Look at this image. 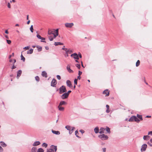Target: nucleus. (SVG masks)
Listing matches in <instances>:
<instances>
[{
	"instance_id": "33",
	"label": "nucleus",
	"mask_w": 152,
	"mask_h": 152,
	"mask_svg": "<svg viewBox=\"0 0 152 152\" xmlns=\"http://www.w3.org/2000/svg\"><path fill=\"white\" fill-rule=\"evenodd\" d=\"M21 59L22 60L23 62H24L25 60V58H24V57H23V56L22 54H21V55L20 56Z\"/></svg>"
},
{
	"instance_id": "36",
	"label": "nucleus",
	"mask_w": 152,
	"mask_h": 152,
	"mask_svg": "<svg viewBox=\"0 0 152 152\" xmlns=\"http://www.w3.org/2000/svg\"><path fill=\"white\" fill-rule=\"evenodd\" d=\"M42 146L43 147H45V148H46L48 146V144L45 143H44L42 144Z\"/></svg>"
},
{
	"instance_id": "57",
	"label": "nucleus",
	"mask_w": 152,
	"mask_h": 152,
	"mask_svg": "<svg viewBox=\"0 0 152 152\" xmlns=\"http://www.w3.org/2000/svg\"><path fill=\"white\" fill-rule=\"evenodd\" d=\"M103 152H105L106 151V148H103Z\"/></svg>"
},
{
	"instance_id": "60",
	"label": "nucleus",
	"mask_w": 152,
	"mask_h": 152,
	"mask_svg": "<svg viewBox=\"0 0 152 152\" xmlns=\"http://www.w3.org/2000/svg\"><path fill=\"white\" fill-rule=\"evenodd\" d=\"M77 78L79 79V80H80L81 78V77H80V75H79L78 77H77Z\"/></svg>"
},
{
	"instance_id": "15",
	"label": "nucleus",
	"mask_w": 152,
	"mask_h": 152,
	"mask_svg": "<svg viewBox=\"0 0 152 152\" xmlns=\"http://www.w3.org/2000/svg\"><path fill=\"white\" fill-rule=\"evenodd\" d=\"M135 116H132L129 119V121L130 122H132L133 121H134L135 120Z\"/></svg>"
},
{
	"instance_id": "30",
	"label": "nucleus",
	"mask_w": 152,
	"mask_h": 152,
	"mask_svg": "<svg viewBox=\"0 0 152 152\" xmlns=\"http://www.w3.org/2000/svg\"><path fill=\"white\" fill-rule=\"evenodd\" d=\"M65 128L68 130L69 131V130H70L73 127H71V126H67L65 127Z\"/></svg>"
},
{
	"instance_id": "38",
	"label": "nucleus",
	"mask_w": 152,
	"mask_h": 152,
	"mask_svg": "<svg viewBox=\"0 0 152 152\" xmlns=\"http://www.w3.org/2000/svg\"><path fill=\"white\" fill-rule=\"evenodd\" d=\"M74 129V128L73 127L70 130H69V133L70 134H71L72 133V132H73Z\"/></svg>"
},
{
	"instance_id": "20",
	"label": "nucleus",
	"mask_w": 152,
	"mask_h": 152,
	"mask_svg": "<svg viewBox=\"0 0 152 152\" xmlns=\"http://www.w3.org/2000/svg\"><path fill=\"white\" fill-rule=\"evenodd\" d=\"M0 143L1 145L3 147H6L7 145L4 142L1 141Z\"/></svg>"
},
{
	"instance_id": "23",
	"label": "nucleus",
	"mask_w": 152,
	"mask_h": 152,
	"mask_svg": "<svg viewBox=\"0 0 152 152\" xmlns=\"http://www.w3.org/2000/svg\"><path fill=\"white\" fill-rule=\"evenodd\" d=\"M99 129L98 127H96L94 129V131L96 133H97L99 132Z\"/></svg>"
},
{
	"instance_id": "11",
	"label": "nucleus",
	"mask_w": 152,
	"mask_h": 152,
	"mask_svg": "<svg viewBox=\"0 0 152 152\" xmlns=\"http://www.w3.org/2000/svg\"><path fill=\"white\" fill-rule=\"evenodd\" d=\"M66 69L70 73L73 72V71L71 70L70 68V66L69 65H68L66 67Z\"/></svg>"
},
{
	"instance_id": "7",
	"label": "nucleus",
	"mask_w": 152,
	"mask_h": 152,
	"mask_svg": "<svg viewBox=\"0 0 152 152\" xmlns=\"http://www.w3.org/2000/svg\"><path fill=\"white\" fill-rule=\"evenodd\" d=\"M147 148V145L145 144H144L142 146V148L141 149V151H145L146 150V149Z\"/></svg>"
},
{
	"instance_id": "29",
	"label": "nucleus",
	"mask_w": 152,
	"mask_h": 152,
	"mask_svg": "<svg viewBox=\"0 0 152 152\" xmlns=\"http://www.w3.org/2000/svg\"><path fill=\"white\" fill-rule=\"evenodd\" d=\"M137 116L138 118H139L140 120L142 121L143 120L142 116V115L139 114H137Z\"/></svg>"
},
{
	"instance_id": "39",
	"label": "nucleus",
	"mask_w": 152,
	"mask_h": 152,
	"mask_svg": "<svg viewBox=\"0 0 152 152\" xmlns=\"http://www.w3.org/2000/svg\"><path fill=\"white\" fill-rule=\"evenodd\" d=\"M30 31H31L32 32H33V25H31L30 28Z\"/></svg>"
},
{
	"instance_id": "37",
	"label": "nucleus",
	"mask_w": 152,
	"mask_h": 152,
	"mask_svg": "<svg viewBox=\"0 0 152 152\" xmlns=\"http://www.w3.org/2000/svg\"><path fill=\"white\" fill-rule=\"evenodd\" d=\"M75 135H76V136L78 137V138H80V137L78 136V132L77 131H76L75 132Z\"/></svg>"
},
{
	"instance_id": "25",
	"label": "nucleus",
	"mask_w": 152,
	"mask_h": 152,
	"mask_svg": "<svg viewBox=\"0 0 152 152\" xmlns=\"http://www.w3.org/2000/svg\"><path fill=\"white\" fill-rule=\"evenodd\" d=\"M33 50L32 49H30L27 51V53L28 54H31L33 52Z\"/></svg>"
},
{
	"instance_id": "5",
	"label": "nucleus",
	"mask_w": 152,
	"mask_h": 152,
	"mask_svg": "<svg viewBox=\"0 0 152 152\" xmlns=\"http://www.w3.org/2000/svg\"><path fill=\"white\" fill-rule=\"evenodd\" d=\"M57 84V81L55 79H53L52 80L51 83V85L53 87H55V86Z\"/></svg>"
},
{
	"instance_id": "45",
	"label": "nucleus",
	"mask_w": 152,
	"mask_h": 152,
	"mask_svg": "<svg viewBox=\"0 0 152 152\" xmlns=\"http://www.w3.org/2000/svg\"><path fill=\"white\" fill-rule=\"evenodd\" d=\"M56 77L59 80H60L61 79V76L60 75H57Z\"/></svg>"
},
{
	"instance_id": "59",
	"label": "nucleus",
	"mask_w": 152,
	"mask_h": 152,
	"mask_svg": "<svg viewBox=\"0 0 152 152\" xmlns=\"http://www.w3.org/2000/svg\"><path fill=\"white\" fill-rule=\"evenodd\" d=\"M5 33L7 34H8V30H5Z\"/></svg>"
},
{
	"instance_id": "40",
	"label": "nucleus",
	"mask_w": 152,
	"mask_h": 152,
	"mask_svg": "<svg viewBox=\"0 0 152 152\" xmlns=\"http://www.w3.org/2000/svg\"><path fill=\"white\" fill-rule=\"evenodd\" d=\"M44 150L42 148H39V152H44Z\"/></svg>"
},
{
	"instance_id": "46",
	"label": "nucleus",
	"mask_w": 152,
	"mask_h": 152,
	"mask_svg": "<svg viewBox=\"0 0 152 152\" xmlns=\"http://www.w3.org/2000/svg\"><path fill=\"white\" fill-rule=\"evenodd\" d=\"M7 7L9 8H11L10 4L9 2L7 4Z\"/></svg>"
},
{
	"instance_id": "51",
	"label": "nucleus",
	"mask_w": 152,
	"mask_h": 152,
	"mask_svg": "<svg viewBox=\"0 0 152 152\" xmlns=\"http://www.w3.org/2000/svg\"><path fill=\"white\" fill-rule=\"evenodd\" d=\"M32 47L33 48H34L35 47H37V48H38V45H37L36 46L35 45H32Z\"/></svg>"
},
{
	"instance_id": "27",
	"label": "nucleus",
	"mask_w": 152,
	"mask_h": 152,
	"mask_svg": "<svg viewBox=\"0 0 152 152\" xmlns=\"http://www.w3.org/2000/svg\"><path fill=\"white\" fill-rule=\"evenodd\" d=\"M63 44L60 42H55L54 45L55 46H57L58 45H62Z\"/></svg>"
},
{
	"instance_id": "56",
	"label": "nucleus",
	"mask_w": 152,
	"mask_h": 152,
	"mask_svg": "<svg viewBox=\"0 0 152 152\" xmlns=\"http://www.w3.org/2000/svg\"><path fill=\"white\" fill-rule=\"evenodd\" d=\"M71 92V91L70 90L67 93H68V95H69V94Z\"/></svg>"
},
{
	"instance_id": "21",
	"label": "nucleus",
	"mask_w": 152,
	"mask_h": 152,
	"mask_svg": "<svg viewBox=\"0 0 152 152\" xmlns=\"http://www.w3.org/2000/svg\"><path fill=\"white\" fill-rule=\"evenodd\" d=\"M42 75L43 77H47V74L45 71H43L42 72Z\"/></svg>"
},
{
	"instance_id": "12",
	"label": "nucleus",
	"mask_w": 152,
	"mask_h": 152,
	"mask_svg": "<svg viewBox=\"0 0 152 152\" xmlns=\"http://www.w3.org/2000/svg\"><path fill=\"white\" fill-rule=\"evenodd\" d=\"M66 83L67 86L71 88L72 87L71 82L70 80H67Z\"/></svg>"
},
{
	"instance_id": "61",
	"label": "nucleus",
	"mask_w": 152,
	"mask_h": 152,
	"mask_svg": "<svg viewBox=\"0 0 152 152\" xmlns=\"http://www.w3.org/2000/svg\"><path fill=\"white\" fill-rule=\"evenodd\" d=\"M36 33H37L36 36H37V37L38 38V31H37Z\"/></svg>"
},
{
	"instance_id": "6",
	"label": "nucleus",
	"mask_w": 152,
	"mask_h": 152,
	"mask_svg": "<svg viewBox=\"0 0 152 152\" xmlns=\"http://www.w3.org/2000/svg\"><path fill=\"white\" fill-rule=\"evenodd\" d=\"M103 94H105V96H108L109 95L110 91L108 89H106L103 91Z\"/></svg>"
},
{
	"instance_id": "4",
	"label": "nucleus",
	"mask_w": 152,
	"mask_h": 152,
	"mask_svg": "<svg viewBox=\"0 0 152 152\" xmlns=\"http://www.w3.org/2000/svg\"><path fill=\"white\" fill-rule=\"evenodd\" d=\"M99 137L102 139V140H107L108 138V137L107 136L104 134L99 135Z\"/></svg>"
},
{
	"instance_id": "52",
	"label": "nucleus",
	"mask_w": 152,
	"mask_h": 152,
	"mask_svg": "<svg viewBox=\"0 0 152 152\" xmlns=\"http://www.w3.org/2000/svg\"><path fill=\"white\" fill-rule=\"evenodd\" d=\"M35 79L37 81H38V76H37L35 77Z\"/></svg>"
},
{
	"instance_id": "17",
	"label": "nucleus",
	"mask_w": 152,
	"mask_h": 152,
	"mask_svg": "<svg viewBox=\"0 0 152 152\" xmlns=\"http://www.w3.org/2000/svg\"><path fill=\"white\" fill-rule=\"evenodd\" d=\"M150 138V137L148 135H145L143 136V139L144 140H148Z\"/></svg>"
},
{
	"instance_id": "26",
	"label": "nucleus",
	"mask_w": 152,
	"mask_h": 152,
	"mask_svg": "<svg viewBox=\"0 0 152 152\" xmlns=\"http://www.w3.org/2000/svg\"><path fill=\"white\" fill-rule=\"evenodd\" d=\"M106 107H107V110L106 112L107 113H109L110 112L109 109V106L107 104L106 105Z\"/></svg>"
},
{
	"instance_id": "55",
	"label": "nucleus",
	"mask_w": 152,
	"mask_h": 152,
	"mask_svg": "<svg viewBox=\"0 0 152 152\" xmlns=\"http://www.w3.org/2000/svg\"><path fill=\"white\" fill-rule=\"evenodd\" d=\"M148 135H149V134L152 135V131H151V132H149L148 133Z\"/></svg>"
},
{
	"instance_id": "28",
	"label": "nucleus",
	"mask_w": 152,
	"mask_h": 152,
	"mask_svg": "<svg viewBox=\"0 0 152 152\" xmlns=\"http://www.w3.org/2000/svg\"><path fill=\"white\" fill-rule=\"evenodd\" d=\"M65 51L66 53H71L72 52V51L70 50H68L67 49H65Z\"/></svg>"
},
{
	"instance_id": "1",
	"label": "nucleus",
	"mask_w": 152,
	"mask_h": 152,
	"mask_svg": "<svg viewBox=\"0 0 152 152\" xmlns=\"http://www.w3.org/2000/svg\"><path fill=\"white\" fill-rule=\"evenodd\" d=\"M48 34L50 35L48 36L49 39L50 41H53L54 39L58 35V29H49L48 32Z\"/></svg>"
},
{
	"instance_id": "63",
	"label": "nucleus",
	"mask_w": 152,
	"mask_h": 152,
	"mask_svg": "<svg viewBox=\"0 0 152 152\" xmlns=\"http://www.w3.org/2000/svg\"><path fill=\"white\" fill-rule=\"evenodd\" d=\"M30 20H28V21H27V24H29L30 23Z\"/></svg>"
},
{
	"instance_id": "31",
	"label": "nucleus",
	"mask_w": 152,
	"mask_h": 152,
	"mask_svg": "<svg viewBox=\"0 0 152 152\" xmlns=\"http://www.w3.org/2000/svg\"><path fill=\"white\" fill-rule=\"evenodd\" d=\"M140 64V61L139 60L137 61L136 63V66L137 67L139 66Z\"/></svg>"
},
{
	"instance_id": "58",
	"label": "nucleus",
	"mask_w": 152,
	"mask_h": 152,
	"mask_svg": "<svg viewBox=\"0 0 152 152\" xmlns=\"http://www.w3.org/2000/svg\"><path fill=\"white\" fill-rule=\"evenodd\" d=\"M68 53H66V54L65 55V57H68Z\"/></svg>"
},
{
	"instance_id": "54",
	"label": "nucleus",
	"mask_w": 152,
	"mask_h": 152,
	"mask_svg": "<svg viewBox=\"0 0 152 152\" xmlns=\"http://www.w3.org/2000/svg\"><path fill=\"white\" fill-rule=\"evenodd\" d=\"M80 131L82 133L84 132V131L83 130H80Z\"/></svg>"
},
{
	"instance_id": "16",
	"label": "nucleus",
	"mask_w": 152,
	"mask_h": 152,
	"mask_svg": "<svg viewBox=\"0 0 152 152\" xmlns=\"http://www.w3.org/2000/svg\"><path fill=\"white\" fill-rule=\"evenodd\" d=\"M105 129V128H104L103 127H101L100 129V131L99 132L100 134H103L104 133V130Z\"/></svg>"
},
{
	"instance_id": "47",
	"label": "nucleus",
	"mask_w": 152,
	"mask_h": 152,
	"mask_svg": "<svg viewBox=\"0 0 152 152\" xmlns=\"http://www.w3.org/2000/svg\"><path fill=\"white\" fill-rule=\"evenodd\" d=\"M3 148L0 146V152H2L3 151Z\"/></svg>"
},
{
	"instance_id": "49",
	"label": "nucleus",
	"mask_w": 152,
	"mask_h": 152,
	"mask_svg": "<svg viewBox=\"0 0 152 152\" xmlns=\"http://www.w3.org/2000/svg\"><path fill=\"white\" fill-rule=\"evenodd\" d=\"M82 74V72L80 71H79L78 75H80Z\"/></svg>"
},
{
	"instance_id": "13",
	"label": "nucleus",
	"mask_w": 152,
	"mask_h": 152,
	"mask_svg": "<svg viewBox=\"0 0 152 152\" xmlns=\"http://www.w3.org/2000/svg\"><path fill=\"white\" fill-rule=\"evenodd\" d=\"M39 39H40L41 40V42H45V38L42 37L40 36L39 35Z\"/></svg>"
},
{
	"instance_id": "53",
	"label": "nucleus",
	"mask_w": 152,
	"mask_h": 152,
	"mask_svg": "<svg viewBox=\"0 0 152 152\" xmlns=\"http://www.w3.org/2000/svg\"><path fill=\"white\" fill-rule=\"evenodd\" d=\"M78 57H79L80 58H82V56H81V54L80 53H79V54H78Z\"/></svg>"
},
{
	"instance_id": "62",
	"label": "nucleus",
	"mask_w": 152,
	"mask_h": 152,
	"mask_svg": "<svg viewBox=\"0 0 152 152\" xmlns=\"http://www.w3.org/2000/svg\"><path fill=\"white\" fill-rule=\"evenodd\" d=\"M5 37L7 38V39H9V37H8V36L7 35H5Z\"/></svg>"
},
{
	"instance_id": "8",
	"label": "nucleus",
	"mask_w": 152,
	"mask_h": 152,
	"mask_svg": "<svg viewBox=\"0 0 152 152\" xmlns=\"http://www.w3.org/2000/svg\"><path fill=\"white\" fill-rule=\"evenodd\" d=\"M71 57H73L75 59H79L78 56L77 54L76 53L72 54L71 55Z\"/></svg>"
},
{
	"instance_id": "18",
	"label": "nucleus",
	"mask_w": 152,
	"mask_h": 152,
	"mask_svg": "<svg viewBox=\"0 0 152 152\" xmlns=\"http://www.w3.org/2000/svg\"><path fill=\"white\" fill-rule=\"evenodd\" d=\"M67 104V103L64 101H61L59 105L60 106H62L63 105H66Z\"/></svg>"
},
{
	"instance_id": "48",
	"label": "nucleus",
	"mask_w": 152,
	"mask_h": 152,
	"mask_svg": "<svg viewBox=\"0 0 152 152\" xmlns=\"http://www.w3.org/2000/svg\"><path fill=\"white\" fill-rule=\"evenodd\" d=\"M42 49V47H39V51H41Z\"/></svg>"
},
{
	"instance_id": "42",
	"label": "nucleus",
	"mask_w": 152,
	"mask_h": 152,
	"mask_svg": "<svg viewBox=\"0 0 152 152\" xmlns=\"http://www.w3.org/2000/svg\"><path fill=\"white\" fill-rule=\"evenodd\" d=\"M29 48L30 47L29 46H27L24 47L23 49L28 50Z\"/></svg>"
},
{
	"instance_id": "3",
	"label": "nucleus",
	"mask_w": 152,
	"mask_h": 152,
	"mask_svg": "<svg viewBox=\"0 0 152 152\" xmlns=\"http://www.w3.org/2000/svg\"><path fill=\"white\" fill-rule=\"evenodd\" d=\"M59 93L62 94L64 92L66 91V90L65 86H62L59 88Z\"/></svg>"
},
{
	"instance_id": "9",
	"label": "nucleus",
	"mask_w": 152,
	"mask_h": 152,
	"mask_svg": "<svg viewBox=\"0 0 152 152\" xmlns=\"http://www.w3.org/2000/svg\"><path fill=\"white\" fill-rule=\"evenodd\" d=\"M69 95L68 93H64L61 96V97L62 99H64L68 98Z\"/></svg>"
},
{
	"instance_id": "19",
	"label": "nucleus",
	"mask_w": 152,
	"mask_h": 152,
	"mask_svg": "<svg viewBox=\"0 0 152 152\" xmlns=\"http://www.w3.org/2000/svg\"><path fill=\"white\" fill-rule=\"evenodd\" d=\"M58 108L59 110L61 111H63L64 110V108L61 107V106L59 105Z\"/></svg>"
},
{
	"instance_id": "43",
	"label": "nucleus",
	"mask_w": 152,
	"mask_h": 152,
	"mask_svg": "<svg viewBox=\"0 0 152 152\" xmlns=\"http://www.w3.org/2000/svg\"><path fill=\"white\" fill-rule=\"evenodd\" d=\"M7 43L9 44H11V40H7Z\"/></svg>"
},
{
	"instance_id": "10",
	"label": "nucleus",
	"mask_w": 152,
	"mask_h": 152,
	"mask_svg": "<svg viewBox=\"0 0 152 152\" xmlns=\"http://www.w3.org/2000/svg\"><path fill=\"white\" fill-rule=\"evenodd\" d=\"M74 25V24L73 23H67L65 24V26L68 28H71Z\"/></svg>"
},
{
	"instance_id": "24",
	"label": "nucleus",
	"mask_w": 152,
	"mask_h": 152,
	"mask_svg": "<svg viewBox=\"0 0 152 152\" xmlns=\"http://www.w3.org/2000/svg\"><path fill=\"white\" fill-rule=\"evenodd\" d=\"M52 132L54 134H60V132L58 131H56L53 130H52Z\"/></svg>"
},
{
	"instance_id": "41",
	"label": "nucleus",
	"mask_w": 152,
	"mask_h": 152,
	"mask_svg": "<svg viewBox=\"0 0 152 152\" xmlns=\"http://www.w3.org/2000/svg\"><path fill=\"white\" fill-rule=\"evenodd\" d=\"M76 66L78 69H80V64H76Z\"/></svg>"
},
{
	"instance_id": "2",
	"label": "nucleus",
	"mask_w": 152,
	"mask_h": 152,
	"mask_svg": "<svg viewBox=\"0 0 152 152\" xmlns=\"http://www.w3.org/2000/svg\"><path fill=\"white\" fill-rule=\"evenodd\" d=\"M51 148L47 149V152H56L57 150L56 146L52 145L51 146Z\"/></svg>"
},
{
	"instance_id": "14",
	"label": "nucleus",
	"mask_w": 152,
	"mask_h": 152,
	"mask_svg": "<svg viewBox=\"0 0 152 152\" xmlns=\"http://www.w3.org/2000/svg\"><path fill=\"white\" fill-rule=\"evenodd\" d=\"M31 152H38V150L37 151V148L35 147H33L31 150Z\"/></svg>"
},
{
	"instance_id": "35",
	"label": "nucleus",
	"mask_w": 152,
	"mask_h": 152,
	"mask_svg": "<svg viewBox=\"0 0 152 152\" xmlns=\"http://www.w3.org/2000/svg\"><path fill=\"white\" fill-rule=\"evenodd\" d=\"M33 146L38 145V141L35 142L33 144Z\"/></svg>"
},
{
	"instance_id": "34",
	"label": "nucleus",
	"mask_w": 152,
	"mask_h": 152,
	"mask_svg": "<svg viewBox=\"0 0 152 152\" xmlns=\"http://www.w3.org/2000/svg\"><path fill=\"white\" fill-rule=\"evenodd\" d=\"M106 131L108 133H110V129L109 128L107 127L106 128Z\"/></svg>"
},
{
	"instance_id": "32",
	"label": "nucleus",
	"mask_w": 152,
	"mask_h": 152,
	"mask_svg": "<svg viewBox=\"0 0 152 152\" xmlns=\"http://www.w3.org/2000/svg\"><path fill=\"white\" fill-rule=\"evenodd\" d=\"M140 120H139L136 116H135L134 121L137 123H139L140 122Z\"/></svg>"
},
{
	"instance_id": "22",
	"label": "nucleus",
	"mask_w": 152,
	"mask_h": 152,
	"mask_svg": "<svg viewBox=\"0 0 152 152\" xmlns=\"http://www.w3.org/2000/svg\"><path fill=\"white\" fill-rule=\"evenodd\" d=\"M22 73V71L20 70H19L17 72V77H19Z\"/></svg>"
},
{
	"instance_id": "50",
	"label": "nucleus",
	"mask_w": 152,
	"mask_h": 152,
	"mask_svg": "<svg viewBox=\"0 0 152 152\" xmlns=\"http://www.w3.org/2000/svg\"><path fill=\"white\" fill-rule=\"evenodd\" d=\"M16 68V66H14V64H13V66H12V69H15V68Z\"/></svg>"
},
{
	"instance_id": "64",
	"label": "nucleus",
	"mask_w": 152,
	"mask_h": 152,
	"mask_svg": "<svg viewBox=\"0 0 152 152\" xmlns=\"http://www.w3.org/2000/svg\"><path fill=\"white\" fill-rule=\"evenodd\" d=\"M13 61H14V63H13V64H14L16 62V60L15 59H14L13 60Z\"/></svg>"
},
{
	"instance_id": "44",
	"label": "nucleus",
	"mask_w": 152,
	"mask_h": 152,
	"mask_svg": "<svg viewBox=\"0 0 152 152\" xmlns=\"http://www.w3.org/2000/svg\"><path fill=\"white\" fill-rule=\"evenodd\" d=\"M77 79H75L74 80V83L75 84V85H77Z\"/></svg>"
}]
</instances>
